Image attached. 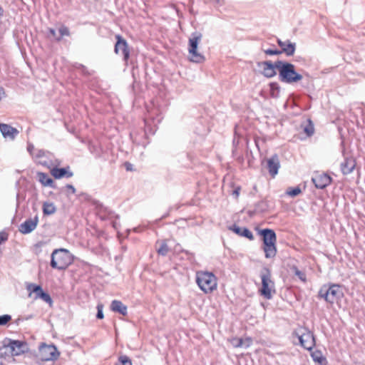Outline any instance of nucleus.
<instances>
[{"label":"nucleus","mask_w":365,"mask_h":365,"mask_svg":"<svg viewBox=\"0 0 365 365\" xmlns=\"http://www.w3.org/2000/svg\"><path fill=\"white\" fill-rule=\"evenodd\" d=\"M38 177L39 182L43 186H48L51 187H53V180L48 175V174L45 173H38Z\"/></svg>","instance_id":"412c9836"},{"label":"nucleus","mask_w":365,"mask_h":365,"mask_svg":"<svg viewBox=\"0 0 365 365\" xmlns=\"http://www.w3.org/2000/svg\"><path fill=\"white\" fill-rule=\"evenodd\" d=\"M157 245H158L156 248L158 253L162 256H165L169 250L167 243L163 241L158 242Z\"/></svg>","instance_id":"b1692460"},{"label":"nucleus","mask_w":365,"mask_h":365,"mask_svg":"<svg viewBox=\"0 0 365 365\" xmlns=\"http://www.w3.org/2000/svg\"><path fill=\"white\" fill-rule=\"evenodd\" d=\"M1 365H3V364H1Z\"/></svg>","instance_id":"3c124183"},{"label":"nucleus","mask_w":365,"mask_h":365,"mask_svg":"<svg viewBox=\"0 0 365 365\" xmlns=\"http://www.w3.org/2000/svg\"><path fill=\"white\" fill-rule=\"evenodd\" d=\"M314 125L312 124L311 121L309 120V124L304 126V131L308 136H310L314 133Z\"/></svg>","instance_id":"473e14b6"},{"label":"nucleus","mask_w":365,"mask_h":365,"mask_svg":"<svg viewBox=\"0 0 365 365\" xmlns=\"http://www.w3.org/2000/svg\"><path fill=\"white\" fill-rule=\"evenodd\" d=\"M250 340L246 339L242 340V339H233L230 341V343L234 346V347H243V348H247L250 345Z\"/></svg>","instance_id":"5701e85b"},{"label":"nucleus","mask_w":365,"mask_h":365,"mask_svg":"<svg viewBox=\"0 0 365 365\" xmlns=\"http://www.w3.org/2000/svg\"><path fill=\"white\" fill-rule=\"evenodd\" d=\"M243 229H244V227H237V226L235 225L232 230L237 235L241 236V234H242V232Z\"/></svg>","instance_id":"a19ab883"},{"label":"nucleus","mask_w":365,"mask_h":365,"mask_svg":"<svg viewBox=\"0 0 365 365\" xmlns=\"http://www.w3.org/2000/svg\"><path fill=\"white\" fill-rule=\"evenodd\" d=\"M302 190L299 187H296L294 188L289 187L287 190V194L291 197H295L297 196L301 193Z\"/></svg>","instance_id":"2f4dec72"},{"label":"nucleus","mask_w":365,"mask_h":365,"mask_svg":"<svg viewBox=\"0 0 365 365\" xmlns=\"http://www.w3.org/2000/svg\"><path fill=\"white\" fill-rule=\"evenodd\" d=\"M60 36L56 37V39L58 41H60L63 36H68L70 35L69 29L67 26L62 25L58 29Z\"/></svg>","instance_id":"cd10ccee"},{"label":"nucleus","mask_w":365,"mask_h":365,"mask_svg":"<svg viewBox=\"0 0 365 365\" xmlns=\"http://www.w3.org/2000/svg\"><path fill=\"white\" fill-rule=\"evenodd\" d=\"M96 308L98 310L97 314H96V318L99 319H102L104 317V315L103 313V305L102 304H98L97 305Z\"/></svg>","instance_id":"e433bc0d"},{"label":"nucleus","mask_w":365,"mask_h":365,"mask_svg":"<svg viewBox=\"0 0 365 365\" xmlns=\"http://www.w3.org/2000/svg\"><path fill=\"white\" fill-rule=\"evenodd\" d=\"M264 53L267 55H279L282 53V51H280L279 50H272V49H267L264 51Z\"/></svg>","instance_id":"ea45409f"},{"label":"nucleus","mask_w":365,"mask_h":365,"mask_svg":"<svg viewBox=\"0 0 365 365\" xmlns=\"http://www.w3.org/2000/svg\"><path fill=\"white\" fill-rule=\"evenodd\" d=\"M2 14V10H1V8L0 7V16Z\"/></svg>","instance_id":"09e8293b"},{"label":"nucleus","mask_w":365,"mask_h":365,"mask_svg":"<svg viewBox=\"0 0 365 365\" xmlns=\"http://www.w3.org/2000/svg\"><path fill=\"white\" fill-rule=\"evenodd\" d=\"M343 292L339 284L324 285L319 292V296L327 302L333 304L343 297Z\"/></svg>","instance_id":"20e7f679"},{"label":"nucleus","mask_w":365,"mask_h":365,"mask_svg":"<svg viewBox=\"0 0 365 365\" xmlns=\"http://www.w3.org/2000/svg\"><path fill=\"white\" fill-rule=\"evenodd\" d=\"M73 262V257L69 251L64 248L56 249L51 255L50 265L58 270L66 269Z\"/></svg>","instance_id":"f03ea898"},{"label":"nucleus","mask_w":365,"mask_h":365,"mask_svg":"<svg viewBox=\"0 0 365 365\" xmlns=\"http://www.w3.org/2000/svg\"><path fill=\"white\" fill-rule=\"evenodd\" d=\"M241 236L245 237L247 239H249L250 240H252L254 238L252 233L248 229H247L245 227H244V229L242 232Z\"/></svg>","instance_id":"c9c22d12"},{"label":"nucleus","mask_w":365,"mask_h":365,"mask_svg":"<svg viewBox=\"0 0 365 365\" xmlns=\"http://www.w3.org/2000/svg\"><path fill=\"white\" fill-rule=\"evenodd\" d=\"M355 161L350 158L346 159L341 164V170L344 175H348L351 173L355 168Z\"/></svg>","instance_id":"6ab92c4d"},{"label":"nucleus","mask_w":365,"mask_h":365,"mask_svg":"<svg viewBox=\"0 0 365 365\" xmlns=\"http://www.w3.org/2000/svg\"><path fill=\"white\" fill-rule=\"evenodd\" d=\"M40 298L44 302L51 304L52 302V299L50 297V295L45 292L42 291L40 293L38 294V296H36V299Z\"/></svg>","instance_id":"c756f323"},{"label":"nucleus","mask_w":365,"mask_h":365,"mask_svg":"<svg viewBox=\"0 0 365 365\" xmlns=\"http://www.w3.org/2000/svg\"><path fill=\"white\" fill-rule=\"evenodd\" d=\"M38 223V217L36 215L34 218L27 219L19 226V230L21 233L26 235L34 231Z\"/></svg>","instance_id":"ddd939ff"},{"label":"nucleus","mask_w":365,"mask_h":365,"mask_svg":"<svg viewBox=\"0 0 365 365\" xmlns=\"http://www.w3.org/2000/svg\"><path fill=\"white\" fill-rule=\"evenodd\" d=\"M277 61L272 63L270 61L257 63V67L261 70L262 74L266 78H272L276 76Z\"/></svg>","instance_id":"9b49d317"},{"label":"nucleus","mask_w":365,"mask_h":365,"mask_svg":"<svg viewBox=\"0 0 365 365\" xmlns=\"http://www.w3.org/2000/svg\"><path fill=\"white\" fill-rule=\"evenodd\" d=\"M267 166L269 174L274 177L278 173V170L280 167L278 156L275 155L269 158L267 161Z\"/></svg>","instance_id":"dca6fc26"},{"label":"nucleus","mask_w":365,"mask_h":365,"mask_svg":"<svg viewBox=\"0 0 365 365\" xmlns=\"http://www.w3.org/2000/svg\"><path fill=\"white\" fill-rule=\"evenodd\" d=\"M9 355H11V353H10L9 344L4 341L3 346L0 347V358H6Z\"/></svg>","instance_id":"bb28decb"},{"label":"nucleus","mask_w":365,"mask_h":365,"mask_svg":"<svg viewBox=\"0 0 365 365\" xmlns=\"http://www.w3.org/2000/svg\"><path fill=\"white\" fill-rule=\"evenodd\" d=\"M66 189L71 191V193L74 194L76 192V189L72 185H66Z\"/></svg>","instance_id":"37998d69"},{"label":"nucleus","mask_w":365,"mask_h":365,"mask_svg":"<svg viewBox=\"0 0 365 365\" xmlns=\"http://www.w3.org/2000/svg\"><path fill=\"white\" fill-rule=\"evenodd\" d=\"M59 355V351L53 344L48 345L43 343L39 346V356L42 361H53L57 359Z\"/></svg>","instance_id":"1a4fd4ad"},{"label":"nucleus","mask_w":365,"mask_h":365,"mask_svg":"<svg viewBox=\"0 0 365 365\" xmlns=\"http://www.w3.org/2000/svg\"><path fill=\"white\" fill-rule=\"evenodd\" d=\"M37 163L46 168H50V166L52 165L51 160L49 159V157L48 158H45L38 160Z\"/></svg>","instance_id":"72a5a7b5"},{"label":"nucleus","mask_w":365,"mask_h":365,"mask_svg":"<svg viewBox=\"0 0 365 365\" xmlns=\"http://www.w3.org/2000/svg\"><path fill=\"white\" fill-rule=\"evenodd\" d=\"M202 38V34L198 32L192 34L189 38L188 52L190 60L195 63H201L205 60L204 56L198 52L197 47Z\"/></svg>","instance_id":"423d86ee"},{"label":"nucleus","mask_w":365,"mask_h":365,"mask_svg":"<svg viewBox=\"0 0 365 365\" xmlns=\"http://www.w3.org/2000/svg\"><path fill=\"white\" fill-rule=\"evenodd\" d=\"M294 334L299 339L301 346L304 349L311 350L315 345L313 334L307 328L299 327L294 331Z\"/></svg>","instance_id":"0eeeda50"},{"label":"nucleus","mask_w":365,"mask_h":365,"mask_svg":"<svg viewBox=\"0 0 365 365\" xmlns=\"http://www.w3.org/2000/svg\"><path fill=\"white\" fill-rule=\"evenodd\" d=\"M277 43L282 48L280 51H282L287 56H291L294 53L296 49L295 43H292L289 41H282L279 39Z\"/></svg>","instance_id":"f3484780"},{"label":"nucleus","mask_w":365,"mask_h":365,"mask_svg":"<svg viewBox=\"0 0 365 365\" xmlns=\"http://www.w3.org/2000/svg\"><path fill=\"white\" fill-rule=\"evenodd\" d=\"M312 181L317 188L323 189L331 183V178L324 173L317 174L312 178Z\"/></svg>","instance_id":"4468645a"},{"label":"nucleus","mask_w":365,"mask_h":365,"mask_svg":"<svg viewBox=\"0 0 365 365\" xmlns=\"http://www.w3.org/2000/svg\"><path fill=\"white\" fill-rule=\"evenodd\" d=\"M117 41L115 45L114 51L116 54L123 56V60L127 61L130 57L127 41L120 35H116Z\"/></svg>","instance_id":"9d476101"},{"label":"nucleus","mask_w":365,"mask_h":365,"mask_svg":"<svg viewBox=\"0 0 365 365\" xmlns=\"http://www.w3.org/2000/svg\"><path fill=\"white\" fill-rule=\"evenodd\" d=\"M262 288L260 289L261 294L267 299L272 297V292L274 290V282L271 279L269 271L264 269L261 272Z\"/></svg>","instance_id":"6e6552de"},{"label":"nucleus","mask_w":365,"mask_h":365,"mask_svg":"<svg viewBox=\"0 0 365 365\" xmlns=\"http://www.w3.org/2000/svg\"><path fill=\"white\" fill-rule=\"evenodd\" d=\"M51 155V153L48 151L44 150H37L36 153L34 155V158L36 162H38V160H41L42 158H48V156Z\"/></svg>","instance_id":"393cba45"},{"label":"nucleus","mask_w":365,"mask_h":365,"mask_svg":"<svg viewBox=\"0 0 365 365\" xmlns=\"http://www.w3.org/2000/svg\"><path fill=\"white\" fill-rule=\"evenodd\" d=\"M34 150H35V148H34V145L33 144H31V143H29V144L28 145V146H27V150H28V152H29L31 155H32L33 156H34V155L35 154V153H33Z\"/></svg>","instance_id":"79ce46f5"},{"label":"nucleus","mask_w":365,"mask_h":365,"mask_svg":"<svg viewBox=\"0 0 365 365\" xmlns=\"http://www.w3.org/2000/svg\"><path fill=\"white\" fill-rule=\"evenodd\" d=\"M26 289L29 292V296H31V293H35L36 296H38V294L43 291L40 285L31 283L27 285Z\"/></svg>","instance_id":"a878e982"},{"label":"nucleus","mask_w":365,"mask_h":365,"mask_svg":"<svg viewBox=\"0 0 365 365\" xmlns=\"http://www.w3.org/2000/svg\"><path fill=\"white\" fill-rule=\"evenodd\" d=\"M5 97L4 89L0 86V100Z\"/></svg>","instance_id":"c03bdc74"},{"label":"nucleus","mask_w":365,"mask_h":365,"mask_svg":"<svg viewBox=\"0 0 365 365\" xmlns=\"http://www.w3.org/2000/svg\"><path fill=\"white\" fill-rule=\"evenodd\" d=\"M196 282L200 289L205 293H210L217 287V281L215 275L211 272H197Z\"/></svg>","instance_id":"7ed1b4c3"},{"label":"nucleus","mask_w":365,"mask_h":365,"mask_svg":"<svg viewBox=\"0 0 365 365\" xmlns=\"http://www.w3.org/2000/svg\"><path fill=\"white\" fill-rule=\"evenodd\" d=\"M119 360L123 365H132L131 361L126 356H120Z\"/></svg>","instance_id":"4c0bfd02"},{"label":"nucleus","mask_w":365,"mask_h":365,"mask_svg":"<svg viewBox=\"0 0 365 365\" xmlns=\"http://www.w3.org/2000/svg\"><path fill=\"white\" fill-rule=\"evenodd\" d=\"M11 319V317L9 314H4L0 316V325H6Z\"/></svg>","instance_id":"f704fd0d"},{"label":"nucleus","mask_w":365,"mask_h":365,"mask_svg":"<svg viewBox=\"0 0 365 365\" xmlns=\"http://www.w3.org/2000/svg\"><path fill=\"white\" fill-rule=\"evenodd\" d=\"M110 308L112 311L118 312L123 316L127 314V307L124 305L120 301L113 300L111 302Z\"/></svg>","instance_id":"aec40b11"},{"label":"nucleus","mask_w":365,"mask_h":365,"mask_svg":"<svg viewBox=\"0 0 365 365\" xmlns=\"http://www.w3.org/2000/svg\"><path fill=\"white\" fill-rule=\"evenodd\" d=\"M126 169H127V170H130V167L127 166Z\"/></svg>","instance_id":"8fccbe9b"},{"label":"nucleus","mask_w":365,"mask_h":365,"mask_svg":"<svg viewBox=\"0 0 365 365\" xmlns=\"http://www.w3.org/2000/svg\"><path fill=\"white\" fill-rule=\"evenodd\" d=\"M295 275L297 276L302 281L305 282L306 277L304 272L299 271L297 268H295Z\"/></svg>","instance_id":"58836bf2"},{"label":"nucleus","mask_w":365,"mask_h":365,"mask_svg":"<svg viewBox=\"0 0 365 365\" xmlns=\"http://www.w3.org/2000/svg\"><path fill=\"white\" fill-rule=\"evenodd\" d=\"M51 175L56 179H61L62 178H71L73 175V173L69 170V167L67 168H53L51 170Z\"/></svg>","instance_id":"a211bd4d"},{"label":"nucleus","mask_w":365,"mask_h":365,"mask_svg":"<svg viewBox=\"0 0 365 365\" xmlns=\"http://www.w3.org/2000/svg\"><path fill=\"white\" fill-rule=\"evenodd\" d=\"M78 68H81L83 73H86V67L81 64H79Z\"/></svg>","instance_id":"49530a36"},{"label":"nucleus","mask_w":365,"mask_h":365,"mask_svg":"<svg viewBox=\"0 0 365 365\" xmlns=\"http://www.w3.org/2000/svg\"><path fill=\"white\" fill-rule=\"evenodd\" d=\"M312 356L314 361H317L319 364H322L325 359L322 356V353L320 351H314L312 354Z\"/></svg>","instance_id":"7c9ffc66"},{"label":"nucleus","mask_w":365,"mask_h":365,"mask_svg":"<svg viewBox=\"0 0 365 365\" xmlns=\"http://www.w3.org/2000/svg\"><path fill=\"white\" fill-rule=\"evenodd\" d=\"M263 237L264 251L267 258H271L275 256L277 249L275 247L276 235L272 230L265 229L262 230Z\"/></svg>","instance_id":"39448f33"},{"label":"nucleus","mask_w":365,"mask_h":365,"mask_svg":"<svg viewBox=\"0 0 365 365\" xmlns=\"http://www.w3.org/2000/svg\"><path fill=\"white\" fill-rule=\"evenodd\" d=\"M276 66L279 79L283 83L291 84L299 82L303 78L302 75L296 71L294 65L291 63L277 61Z\"/></svg>","instance_id":"f257e3e1"},{"label":"nucleus","mask_w":365,"mask_h":365,"mask_svg":"<svg viewBox=\"0 0 365 365\" xmlns=\"http://www.w3.org/2000/svg\"><path fill=\"white\" fill-rule=\"evenodd\" d=\"M270 86H271L272 88H273L274 86H276L277 84L276 83H271Z\"/></svg>","instance_id":"de8ad7c7"},{"label":"nucleus","mask_w":365,"mask_h":365,"mask_svg":"<svg viewBox=\"0 0 365 365\" xmlns=\"http://www.w3.org/2000/svg\"><path fill=\"white\" fill-rule=\"evenodd\" d=\"M48 31L53 37L56 38V32L55 29L50 28L48 29Z\"/></svg>","instance_id":"a18cd8bd"},{"label":"nucleus","mask_w":365,"mask_h":365,"mask_svg":"<svg viewBox=\"0 0 365 365\" xmlns=\"http://www.w3.org/2000/svg\"><path fill=\"white\" fill-rule=\"evenodd\" d=\"M240 191H241V187L240 186H235V187H233V190L230 194L232 200L236 203L239 202Z\"/></svg>","instance_id":"c85d7f7f"},{"label":"nucleus","mask_w":365,"mask_h":365,"mask_svg":"<svg viewBox=\"0 0 365 365\" xmlns=\"http://www.w3.org/2000/svg\"><path fill=\"white\" fill-rule=\"evenodd\" d=\"M11 356H19L27 351V344L19 340L8 339Z\"/></svg>","instance_id":"f8f14e48"},{"label":"nucleus","mask_w":365,"mask_h":365,"mask_svg":"<svg viewBox=\"0 0 365 365\" xmlns=\"http://www.w3.org/2000/svg\"><path fill=\"white\" fill-rule=\"evenodd\" d=\"M0 131L5 138L14 140L19 134V131L15 128L5 123H0Z\"/></svg>","instance_id":"2eb2a0df"},{"label":"nucleus","mask_w":365,"mask_h":365,"mask_svg":"<svg viewBox=\"0 0 365 365\" xmlns=\"http://www.w3.org/2000/svg\"><path fill=\"white\" fill-rule=\"evenodd\" d=\"M42 210L44 215H51L56 212V207L53 202H44Z\"/></svg>","instance_id":"4be33fe9"}]
</instances>
